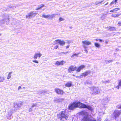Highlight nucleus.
I'll return each instance as SVG.
<instances>
[{
  "mask_svg": "<svg viewBox=\"0 0 121 121\" xmlns=\"http://www.w3.org/2000/svg\"><path fill=\"white\" fill-rule=\"evenodd\" d=\"M77 107L86 108L91 111L92 110V108L90 106L86 105L80 102H73L72 104H70L69 106V109L70 110H73Z\"/></svg>",
  "mask_w": 121,
  "mask_h": 121,
  "instance_id": "nucleus-1",
  "label": "nucleus"
},
{
  "mask_svg": "<svg viewBox=\"0 0 121 121\" xmlns=\"http://www.w3.org/2000/svg\"><path fill=\"white\" fill-rule=\"evenodd\" d=\"M57 115L58 119L62 121L67 120L68 119V115L66 113L65 111L60 112Z\"/></svg>",
  "mask_w": 121,
  "mask_h": 121,
  "instance_id": "nucleus-2",
  "label": "nucleus"
},
{
  "mask_svg": "<svg viewBox=\"0 0 121 121\" xmlns=\"http://www.w3.org/2000/svg\"><path fill=\"white\" fill-rule=\"evenodd\" d=\"M91 94L95 95L99 93L101 90L98 87H93L91 88Z\"/></svg>",
  "mask_w": 121,
  "mask_h": 121,
  "instance_id": "nucleus-3",
  "label": "nucleus"
},
{
  "mask_svg": "<svg viewBox=\"0 0 121 121\" xmlns=\"http://www.w3.org/2000/svg\"><path fill=\"white\" fill-rule=\"evenodd\" d=\"M9 17L7 15H5L3 17L2 20H0V25H2L3 24H9Z\"/></svg>",
  "mask_w": 121,
  "mask_h": 121,
  "instance_id": "nucleus-4",
  "label": "nucleus"
},
{
  "mask_svg": "<svg viewBox=\"0 0 121 121\" xmlns=\"http://www.w3.org/2000/svg\"><path fill=\"white\" fill-rule=\"evenodd\" d=\"M37 14V13H34L33 12H31L26 16V18H30L35 17Z\"/></svg>",
  "mask_w": 121,
  "mask_h": 121,
  "instance_id": "nucleus-5",
  "label": "nucleus"
},
{
  "mask_svg": "<svg viewBox=\"0 0 121 121\" xmlns=\"http://www.w3.org/2000/svg\"><path fill=\"white\" fill-rule=\"evenodd\" d=\"M82 43L83 44V47L84 48H85L84 51H85L87 53L88 52V51L86 49V47L85 45H89L90 44H91V42L89 41H82Z\"/></svg>",
  "mask_w": 121,
  "mask_h": 121,
  "instance_id": "nucleus-6",
  "label": "nucleus"
},
{
  "mask_svg": "<svg viewBox=\"0 0 121 121\" xmlns=\"http://www.w3.org/2000/svg\"><path fill=\"white\" fill-rule=\"evenodd\" d=\"M81 121H97L95 119H91L88 117H84Z\"/></svg>",
  "mask_w": 121,
  "mask_h": 121,
  "instance_id": "nucleus-7",
  "label": "nucleus"
},
{
  "mask_svg": "<svg viewBox=\"0 0 121 121\" xmlns=\"http://www.w3.org/2000/svg\"><path fill=\"white\" fill-rule=\"evenodd\" d=\"M121 113L119 111L116 110L114 111L113 115L114 118L116 119L117 117L119 116Z\"/></svg>",
  "mask_w": 121,
  "mask_h": 121,
  "instance_id": "nucleus-8",
  "label": "nucleus"
},
{
  "mask_svg": "<svg viewBox=\"0 0 121 121\" xmlns=\"http://www.w3.org/2000/svg\"><path fill=\"white\" fill-rule=\"evenodd\" d=\"M42 55V54L40 53L39 52L36 53L35 54L33 58L34 59L36 60L37 59L38 57H40Z\"/></svg>",
  "mask_w": 121,
  "mask_h": 121,
  "instance_id": "nucleus-9",
  "label": "nucleus"
},
{
  "mask_svg": "<svg viewBox=\"0 0 121 121\" xmlns=\"http://www.w3.org/2000/svg\"><path fill=\"white\" fill-rule=\"evenodd\" d=\"M65 63V62L63 60H62L60 62L57 61L56 62L55 65L56 66L62 65Z\"/></svg>",
  "mask_w": 121,
  "mask_h": 121,
  "instance_id": "nucleus-10",
  "label": "nucleus"
},
{
  "mask_svg": "<svg viewBox=\"0 0 121 121\" xmlns=\"http://www.w3.org/2000/svg\"><path fill=\"white\" fill-rule=\"evenodd\" d=\"M55 92L58 94L62 95L64 93L63 91L59 88H55Z\"/></svg>",
  "mask_w": 121,
  "mask_h": 121,
  "instance_id": "nucleus-11",
  "label": "nucleus"
},
{
  "mask_svg": "<svg viewBox=\"0 0 121 121\" xmlns=\"http://www.w3.org/2000/svg\"><path fill=\"white\" fill-rule=\"evenodd\" d=\"M21 105V103H15L14 104V107L15 108L14 110H16L20 108Z\"/></svg>",
  "mask_w": 121,
  "mask_h": 121,
  "instance_id": "nucleus-12",
  "label": "nucleus"
},
{
  "mask_svg": "<svg viewBox=\"0 0 121 121\" xmlns=\"http://www.w3.org/2000/svg\"><path fill=\"white\" fill-rule=\"evenodd\" d=\"M55 41L59 43L60 45L63 46L65 44V41L63 40H61L60 39L56 40Z\"/></svg>",
  "mask_w": 121,
  "mask_h": 121,
  "instance_id": "nucleus-13",
  "label": "nucleus"
},
{
  "mask_svg": "<svg viewBox=\"0 0 121 121\" xmlns=\"http://www.w3.org/2000/svg\"><path fill=\"white\" fill-rule=\"evenodd\" d=\"M89 73V72H86L84 73H83L80 76L77 77L80 78H82L83 77H85Z\"/></svg>",
  "mask_w": 121,
  "mask_h": 121,
  "instance_id": "nucleus-14",
  "label": "nucleus"
},
{
  "mask_svg": "<svg viewBox=\"0 0 121 121\" xmlns=\"http://www.w3.org/2000/svg\"><path fill=\"white\" fill-rule=\"evenodd\" d=\"M64 100V99L58 98L54 99V101L58 103L61 102Z\"/></svg>",
  "mask_w": 121,
  "mask_h": 121,
  "instance_id": "nucleus-15",
  "label": "nucleus"
},
{
  "mask_svg": "<svg viewBox=\"0 0 121 121\" xmlns=\"http://www.w3.org/2000/svg\"><path fill=\"white\" fill-rule=\"evenodd\" d=\"M105 2L104 0H102L101 1H96L95 3V4L96 5H98L102 3H103V4Z\"/></svg>",
  "mask_w": 121,
  "mask_h": 121,
  "instance_id": "nucleus-16",
  "label": "nucleus"
},
{
  "mask_svg": "<svg viewBox=\"0 0 121 121\" xmlns=\"http://www.w3.org/2000/svg\"><path fill=\"white\" fill-rule=\"evenodd\" d=\"M41 104L40 103H37L35 104H32L31 107L32 108H33L35 106H38V105H41Z\"/></svg>",
  "mask_w": 121,
  "mask_h": 121,
  "instance_id": "nucleus-17",
  "label": "nucleus"
},
{
  "mask_svg": "<svg viewBox=\"0 0 121 121\" xmlns=\"http://www.w3.org/2000/svg\"><path fill=\"white\" fill-rule=\"evenodd\" d=\"M72 85V82H68L65 84V86L67 87H70Z\"/></svg>",
  "mask_w": 121,
  "mask_h": 121,
  "instance_id": "nucleus-18",
  "label": "nucleus"
},
{
  "mask_svg": "<svg viewBox=\"0 0 121 121\" xmlns=\"http://www.w3.org/2000/svg\"><path fill=\"white\" fill-rule=\"evenodd\" d=\"M8 113V115L9 117H10L12 115V112L11 109H8L7 110Z\"/></svg>",
  "mask_w": 121,
  "mask_h": 121,
  "instance_id": "nucleus-19",
  "label": "nucleus"
},
{
  "mask_svg": "<svg viewBox=\"0 0 121 121\" xmlns=\"http://www.w3.org/2000/svg\"><path fill=\"white\" fill-rule=\"evenodd\" d=\"M118 0H113L110 4V6H111L113 4H116V3H117V1Z\"/></svg>",
  "mask_w": 121,
  "mask_h": 121,
  "instance_id": "nucleus-20",
  "label": "nucleus"
},
{
  "mask_svg": "<svg viewBox=\"0 0 121 121\" xmlns=\"http://www.w3.org/2000/svg\"><path fill=\"white\" fill-rule=\"evenodd\" d=\"M120 87H121V80L119 82L118 85L116 87L118 89H119Z\"/></svg>",
  "mask_w": 121,
  "mask_h": 121,
  "instance_id": "nucleus-21",
  "label": "nucleus"
},
{
  "mask_svg": "<svg viewBox=\"0 0 121 121\" xmlns=\"http://www.w3.org/2000/svg\"><path fill=\"white\" fill-rule=\"evenodd\" d=\"M109 100L108 99V98L107 97L105 98L104 99L103 101L105 103H106L109 101Z\"/></svg>",
  "mask_w": 121,
  "mask_h": 121,
  "instance_id": "nucleus-22",
  "label": "nucleus"
},
{
  "mask_svg": "<svg viewBox=\"0 0 121 121\" xmlns=\"http://www.w3.org/2000/svg\"><path fill=\"white\" fill-rule=\"evenodd\" d=\"M56 14H52L50 15H49V19H52L53 18L55 17Z\"/></svg>",
  "mask_w": 121,
  "mask_h": 121,
  "instance_id": "nucleus-23",
  "label": "nucleus"
},
{
  "mask_svg": "<svg viewBox=\"0 0 121 121\" xmlns=\"http://www.w3.org/2000/svg\"><path fill=\"white\" fill-rule=\"evenodd\" d=\"M120 15H121V14H112V16L114 17H118Z\"/></svg>",
  "mask_w": 121,
  "mask_h": 121,
  "instance_id": "nucleus-24",
  "label": "nucleus"
},
{
  "mask_svg": "<svg viewBox=\"0 0 121 121\" xmlns=\"http://www.w3.org/2000/svg\"><path fill=\"white\" fill-rule=\"evenodd\" d=\"M108 28H109L110 31L115 30H116L115 28L114 27H111L109 26L108 27Z\"/></svg>",
  "mask_w": 121,
  "mask_h": 121,
  "instance_id": "nucleus-25",
  "label": "nucleus"
},
{
  "mask_svg": "<svg viewBox=\"0 0 121 121\" xmlns=\"http://www.w3.org/2000/svg\"><path fill=\"white\" fill-rule=\"evenodd\" d=\"M4 80V77H1L0 76V82H3Z\"/></svg>",
  "mask_w": 121,
  "mask_h": 121,
  "instance_id": "nucleus-26",
  "label": "nucleus"
},
{
  "mask_svg": "<svg viewBox=\"0 0 121 121\" xmlns=\"http://www.w3.org/2000/svg\"><path fill=\"white\" fill-rule=\"evenodd\" d=\"M12 72H10L8 74V76L7 78L8 79H9L11 78V74H12Z\"/></svg>",
  "mask_w": 121,
  "mask_h": 121,
  "instance_id": "nucleus-27",
  "label": "nucleus"
},
{
  "mask_svg": "<svg viewBox=\"0 0 121 121\" xmlns=\"http://www.w3.org/2000/svg\"><path fill=\"white\" fill-rule=\"evenodd\" d=\"M95 45L96 47L99 48L100 47V44L97 43H95Z\"/></svg>",
  "mask_w": 121,
  "mask_h": 121,
  "instance_id": "nucleus-28",
  "label": "nucleus"
},
{
  "mask_svg": "<svg viewBox=\"0 0 121 121\" xmlns=\"http://www.w3.org/2000/svg\"><path fill=\"white\" fill-rule=\"evenodd\" d=\"M72 66H70L68 69V71L69 73H71L72 71Z\"/></svg>",
  "mask_w": 121,
  "mask_h": 121,
  "instance_id": "nucleus-29",
  "label": "nucleus"
},
{
  "mask_svg": "<svg viewBox=\"0 0 121 121\" xmlns=\"http://www.w3.org/2000/svg\"><path fill=\"white\" fill-rule=\"evenodd\" d=\"M42 17H43L45 18H46L49 19V15H45L44 14H43V15Z\"/></svg>",
  "mask_w": 121,
  "mask_h": 121,
  "instance_id": "nucleus-30",
  "label": "nucleus"
},
{
  "mask_svg": "<svg viewBox=\"0 0 121 121\" xmlns=\"http://www.w3.org/2000/svg\"><path fill=\"white\" fill-rule=\"evenodd\" d=\"M106 16L105 15L103 14L100 17V18L102 20H104Z\"/></svg>",
  "mask_w": 121,
  "mask_h": 121,
  "instance_id": "nucleus-31",
  "label": "nucleus"
},
{
  "mask_svg": "<svg viewBox=\"0 0 121 121\" xmlns=\"http://www.w3.org/2000/svg\"><path fill=\"white\" fill-rule=\"evenodd\" d=\"M78 54H79L78 53V54H73L71 56V57L73 58L75 56L77 57L78 56Z\"/></svg>",
  "mask_w": 121,
  "mask_h": 121,
  "instance_id": "nucleus-32",
  "label": "nucleus"
},
{
  "mask_svg": "<svg viewBox=\"0 0 121 121\" xmlns=\"http://www.w3.org/2000/svg\"><path fill=\"white\" fill-rule=\"evenodd\" d=\"M113 60H106L105 61V62L107 64L113 61Z\"/></svg>",
  "mask_w": 121,
  "mask_h": 121,
  "instance_id": "nucleus-33",
  "label": "nucleus"
},
{
  "mask_svg": "<svg viewBox=\"0 0 121 121\" xmlns=\"http://www.w3.org/2000/svg\"><path fill=\"white\" fill-rule=\"evenodd\" d=\"M85 67V66L84 65H82L79 67L80 68L81 70L82 69H83Z\"/></svg>",
  "mask_w": 121,
  "mask_h": 121,
  "instance_id": "nucleus-34",
  "label": "nucleus"
},
{
  "mask_svg": "<svg viewBox=\"0 0 121 121\" xmlns=\"http://www.w3.org/2000/svg\"><path fill=\"white\" fill-rule=\"evenodd\" d=\"M72 66V71H74V70H75L77 69V67H73V66Z\"/></svg>",
  "mask_w": 121,
  "mask_h": 121,
  "instance_id": "nucleus-35",
  "label": "nucleus"
},
{
  "mask_svg": "<svg viewBox=\"0 0 121 121\" xmlns=\"http://www.w3.org/2000/svg\"><path fill=\"white\" fill-rule=\"evenodd\" d=\"M59 20L60 22L65 20L64 19L62 18L61 17L59 18Z\"/></svg>",
  "mask_w": 121,
  "mask_h": 121,
  "instance_id": "nucleus-36",
  "label": "nucleus"
},
{
  "mask_svg": "<svg viewBox=\"0 0 121 121\" xmlns=\"http://www.w3.org/2000/svg\"><path fill=\"white\" fill-rule=\"evenodd\" d=\"M44 6V5L41 4L38 7H39L40 9L42 8Z\"/></svg>",
  "mask_w": 121,
  "mask_h": 121,
  "instance_id": "nucleus-37",
  "label": "nucleus"
},
{
  "mask_svg": "<svg viewBox=\"0 0 121 121\" xmlns=\"http://www.w3.org/2000/svg\"><path fill=\"white\" fill-rule=\"evenodd\" d=\"M9 8H15L16 7L14 6H10L9 7Z\"/></svg>",
  "mask_w": 121,
  "mask_h": 121,
  "instance_id": "nucleus-38",
  "label": "nucleus"
},
{
  "mask_svg": "<svg viewBox=\"0 0 121 121\" xmlns=\"http://www.w3.org/2000/svg\"><path fill=\"white\" fill-rule=\"evenodd\" d=\"M120 9V8H117L115 9H114V11H117L118 10H119Z\"/></svg>",
  "mask_w": 121,
  "mask_h": 121,
  "instance_id": "nucleus-39",
  "label": "nucleus"
},
{
  "mask_svg": "<svg viewBox=\"0 0 121 121\" xmlns=\"http://www.w3.org/2000/svg\"><path fill=\"white\" fill-rule=\"evenodd\" d=\"M109 82V80L105 81H102V82L103 83H106L107 82Z\"/></svg>",
  "mask_w": 121,
  "mask_h": 121,
  "instance_id": "nucleus-40",
  "label": "nucleus"
},
{
  "mask_svg": "<svg viewBox=\"0 0 121 121\" xmlns=\"http://www.w3.org/2000/svg\"><path fill=\"white\" fill-rule=\"evenodd\" d=\"M32 61L34 62L37 63H39V62L38 61L36 60H33Z\"/></svg>",
  "mask_w": 121,
  "mask_h": 121,
  "instance_id": "nucleus-41",
  "label": "nucleus"
},
{
  "mask_svg": "<svg viewBox=\"0 0 121 121\" xmlns=\"http://www.w3.org/2000/svg\"><path fill=\"white\" fill-rule=\"evenodd\" d=\"M77 69V71L78 72H80V71L81 70V69L79 67Z\"/></svg>",
  "mask_w": 121,
  "mask_h": 121,
  "instance_id": "nucleus-42",
  "label": "nucleus"
},
{
  "mask_svg": "<svg viewBox=\"0 0 121 121\" xmlns=\"http://www.w3.org/2000/svg\"><path fill=\"white\" fill-rule=\"evenodd\" d=\"M118 26H121V22H119L118 23Z\"/></svg>",
  "mask_w": 121,
  "mask_h": 121,
  "instance_id": "nucleus-43",
  "label": "nucleus"
},
{
  "mask_svg": "<svg viewBox=\"0 0 121 121\" xmlns=\"http://www.w3.org/2000/svg\"><path fill=\"white\" fill-rule=\"evenodd\" d=\"M118 108L121 109V105H118Z\"/></svg>",
  "mask_w": 121,
  "mask_h": 121,
  "instance_id": "nucleus-44",
  "label": "nucleus"
},
{
  "mask_svg": "<svg viewBox=\"0 0 121 121\" xmlns=\"http://www.w3.org/2000/svg\"><path fill=\"white\" fill-rule=\"evenodd\" d=\"M58 47V46L57 45H56L55 47L54 48L55 49H57V48Z\"/></svg>",
  "mask_w": 121,
  "mask_h": 121,
  "instance_id": "nucleus-45",
  "label": "nucleus"
},
{
  "mask_svg": "<svg viewBox=\"0 0 121 121\" xmlns=\"http://www.w3.org/2000/svg\"><path fill=\"white\" fill-rule=\"evenodd\" d=\"M32 110V109L31 108H29V112H31Z\"/></svg>",
  "mask_w": 121,
  "mask_h": 121,
  "instance_id": "nucleus-46",
  "label": "nucleus"
},
{
  "mask_svg": "<svg viewBox=\"0 0 121 121\" xmlns=\"http://www.w3.org/2000/svg\"><path fill=\"white\" fill-rule=\"evenodd\" d=\"M99 42H103L104 41L103 40L100 39H99Z\"/></svg>",
  "mask_w": 121,
  "mask_h": 121,
  "instance_id": "nucleus-47",
  "label": "nucleus"
},
{
  "mask_svg": "<svg viewBox=\"0 0 121 121\" xmlns=\"http://www.w3.org/2000/svg\"><path fill=\"white\" fill-rule=\"evenodd\" d=\"M68 52H69L68 51V52H64L63 53L64 54H66L67 53H68Z\"/></svg>",
  "mask_w": 121,
  "mask_h": 121,
  "instance_id": "nucleus-48",
  "label": "nucleus"
},
{
  "mask_svg": "<svg viewBox=\"0 0 121 121\" xmlns=\"http://www.w3.org/2000/svg\"><path fill=\"white\" fill-rule=\"evenodd\" d=\"M21 88V86H19L18 87V90H19Z\"/></svg>",
  "mask_w": 121,
  "mask_h": 121,
  "instance_id": "nucleus-49",
  "label": "nucleus"
},
{
  "mask_svg": "<svg viewBox=\"0 0 121 121\" xmlns=\"http://www.w3.org/2000/svg\"><path fill=\"white\" fill-rule=\"evenodd\" d=\"M69 47V45H67V46H66V48L67 49V48H68Z\"/></svg>",
  "mask_w": 121,
  "mask_h": 121,
  "instance_id": "nucleus-50",
  "label": "nucleus"
},
{
  "mask_svg": "<svg viewBox=\"0 0 121 121\" xmlns=\"http://www.w3.org/2000/svg\"><path fill=\"white\" fill-rule=\"evenodd\" d=\"M114 11V9H113V10H111L110 11V12H113Z\"/></svg>",
  "mask_w": 121,
  "mask_h": 121,
  "instance_id": "nucleus-51",
  "label": "nucleus"
},
{
  "mask_svg": "<svg viewBox=\"0 0 121 121\" xmlns=\"http://www.w3.org/2000/svg\"><path fill=\"white\" fill-rule=\"evenodd\" d=\"M108 4V2H107L106 4L104 5V6H105V5H107Z\"/></svg>",
  "mask_w": 121,
  "mask_h": 121,
  "instance_id": "nucleus-52",
  "label": "nucleus"
},
{
  "mask_svg": "<svg viewBox=\"0 0 121 121\" xmlns=\"http://www.w3.org/2000/svg\"><path fill=\"white\" fill-rule=\"evenodd\" d=\"M39 9H40L39 8V7H38V8H37L36 9V10H39Z\"/></svg>",
  "mask_w": 121,
  "mask_h": 121,
  "instance_id": "nucleus-53",
  "label": "nucleus"
},
{
  "mask_svg": "<svg viewBox=\"0 0 121 121\" xmlns=\"http://www.w3.org/2000/svg\"><path fill=\"white\" fill-rule=\"evenodd\" d=\"M99 39H95V40L96 41H98V40H99Z\"/></svg>",
  "mask_w": 121,
  "mask_h": 121,
  "instance_id": "nucleus-54",
  "label": "nucleus"
},
{
  "mask_svg": "<svg viewBox=\"0 0 121 121\" xmlns=\"http://www.w3.org/2000/svg\"><path fill=\"white\" fill-rule=\"evenodd\" d=\"M8 119H11V118L10 117H8Z\"/></svg>",
  "mask_w": 121,
  "mask_h": 121,
  "instance_id": "nucleus-55",
  "label": "nucleus"
},
{
  "mask_svg": "<svg viewBox=\"0 0 121 121\" xmlns=\"http://www.w3.org/2000/svg\"><path fill=\"white\" fill-rule=\"evenodd\" d=\"M40 93H43V92H42V91H40Z\"/></svg>",
  "mask_w": 121,
  "mask_h": 121,
  "instance_id": "nucleus-56",
  "label": "nucleus"
},
{
  "mask_svg": "<svg viewBox=\"0 0 121 121\" xmlns=\"http://www.w3.org/2000/svg\"><path fill=\"white\" fill-rule=\"evenodd\" d=\"M86 83H87V84H88V83H88V82H87V81H86Z\"/></svg>",
  "mask_w": 121,
  "mask_h": 121,
  "instance_id": "nucleus-57",
  "label": "nucleus"
},
{
  "mask_svg": "<svg viewBox=\"0 0 121 121\" xmlns=\"http://www.w3.org/2000/svg\"><path fill=\"white\" fill-rule=\"evenodd\" d=\"M33 66H35V64H34V65H33Z\"/></svg>",
  "mask_w": 121,
  "mask_h": 121,
  "instance_id": "nucleus-58",
  "label": "nucleus"
},
{
  "mask_svg": "<svg viewBox=\"0 0 121 121\" xmlns=\"http://www.w3.org/2000/svg\"><path fill=\"white\" fill-rule=\"evenodd\" d=\"M70 28H72V27H70Z\"/></svg>",
  "mask_w": 121,
  "mask_h": 121,
  "instance_id": "nucleus-59",
  "label": "nucleus"
},
{
  "mask_svg": "<svg viewBox=\"0 0 121 121\" xmlns=\"http://www.w3.org/2000/svg\"><path fill=\"white\" fill-rule=\"evenodd\" d=\"M23 88H25V87H23Z\"/></svg>",
  "mask_w": 121,
  "mask_h": 121,
  "instance_id": "nucleus-60",
  "label": "nucleus"
},
{
  "mask_svg": "<svg viewBox=\"0 0 121 121\" xmlns=\"http://www.w3.org/2000/svg\"><path fill=\"white\" fill-rule=\"evenodd\" d=\"M1 35V34H0V36Z\"/></svg>",
  "mask_w": 121,
  "mask_h": 121,
  "instance_id": "nucleus-61",
  "label": "nucleus"
}]
</instances>
